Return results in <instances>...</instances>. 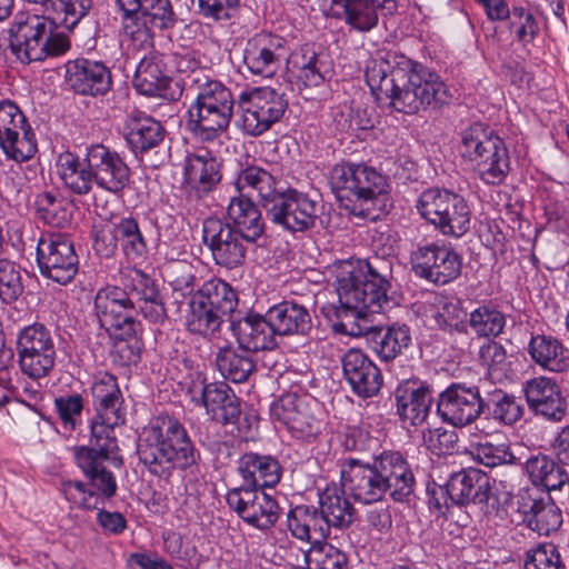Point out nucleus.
Segmentation results:
<instances>
[{"mask_svg":"<svg viewBox=\"0 0 569 569\" xmlns=\"http://www.w3.org/2000/svg\"><path fill=\"white\" fill-rule=\"evenodd\" d=\"M366 82L378 103L406 114L439 111L452 94L441 77L428 67L398 52L368 62Z\"/></svg>","mask_w":569,"mask_h":569,"instance_id":"f257e3e1","label":"nucleus"},{"mask_svg":"<svg viewBox=\"0 0 569 569\" xmlns=\"http://www.w3.org/2000/svg\"><path fill=\"white\" fill-rule=\"evenodd\" d=\"M91 393L97 416L91 425V447L74 450L78 467L89 479L90 485L103 498H111L117 492V481L106 462L114 467L122 466V457L114 436V427L124 423L126 415L121 409L123 398L117 378L108 372L100 373Z\"/></svg>","mask_w":569,"mask_h":569,"instance_id":"f03ea898","label":"nucleus"},{"mask_svg":"<svg viewBox=\"0 0 569 569\" xmlns=\"http://www.w3.org/2000/svg\"><path fill=\"white\" fill-rule=\"evenodd\" d=\"M341 483L351 497L373 503L388 493L396 502H409L416 479L407 459L399 451H383L371 462L349 458L341 463Z\"/></svg>","mask_w":569,"mask_h":569,"instance_id":"7ed1b4c3","label":"nucleus"},{"mask_svg":"<svg viewBox=\"0 0 569 569\" xmlns=\"http://www.w3.org/2000/svg\"><path fill=\"white\" fill-rule=\"evenodd\" d=\"M237 306V293L229 283L206 280L199 263L180 260V313L190 333L202 337L216 333Z\"/></svg>","mask_w":569,"mask_h":569,"instance_id":"20e7f679","label":"nucleus"},{"mask_svg":"<svg viewBox=\"0 0 569 569\" xmlns=\"http://www.w3.org/2000/svg\"><path fill=\"white\" fill-rule=\"evenodd\" d=\"M58 171L61 180L73 193L88 194L92 186L112 193L122 192L130 183L131 171L123 158L103 144L87 148L83 163L71 152L58 158Z\"/></svg>","mask_w":569,"mask_h":569,"instance_id":"39448f33","label":"nucleus"},{"mask_svg":"<svg viewBox=\"0 0 569 569\" xmlns=\"http://www.w3.org/2000/svg\"><path fill=\"white\" fill-rule=\"evenodd\" d=\"M329 183L337 199L348 200L360 207L359 214L376 219L388 206L387 178L365 163L341 162L332 167Z\"/></svg>","mask_w":569,"mask_h":569,"instance_id":"423d86ee","label":"nucleus"},{"mask_svg":"<svg viewBox=\"0 0 569 569\" xmlns=\"http://www.w3.org/2000/svg\"><path fill=\"white\" fill-rule=\"evenodd\" d=\"M54 26L49 14L18 12L9 29L12 53L22 63L63 56L70 49V40L61 32H53Z\"/></svg>","mask_w":569,"mask_h":569,"instance_id":"0eeeda50","label":"nucleus"},{"mask_svg":"<svg viewBox=\"0 0 569 569\" xmlns=\"http://www.w3.org/2000/svg\"><path fill=\"white\" fill-rule=\"evenodd\" d=\"M391 277V262L376 256L342 268L337 283L342 287L346 301L360 303L369 313H380L389 305Z\"/></svg>","mask_w":569,"mask_h":569,"instance_id":"6e6552de","label":"nucleus"},{"mask_svg":"<svg viewBox=\"0 0 569 569\" xmlns=\"http://www.w3.org/2000/svg\"><path fill=\"white\" fill-rule=\"evenodd\" d=\"M458 149L486 184L499 186L506 180L510 170L508 149L503 139L487 124L473 122L462 130Z\"/></svg>","mask_w":569,"mask_h":569,"instance_id":"1a4fd4ad","label":"nucleus"},{"mask_svg":"<svg viewBox=\"0 0 569 569\" xmlns=\"http://www.w3.org/2000/svg\"><path fill=\"white\" fill-rule=\"evenodd\" d=\"M416 208L443 236L461 238L470 229L471 209L457 192L429 188L419 196Z\"/></svg>","mask_w":569,"mask_h":569,"instance_id":"9d476101","label":"nucleus"},{"mask_svg":"<svg viewBox=\"0 0 569 569\" xmlns=\"http://www.w3.org/2000/svg\"><path fill=\"white\" fill-rule=\"evenodd\" d=\"M267 219L290 233L307 232L316 228L322 212L318 197L287 187L263 209Z\"/></svg>","mask_w":569,"mask_h":569,"instance_id":"9b49d317","label":"nucleus"},{"mask_svg":"<svg viewBox=\"0 0 569 569\" xmlns=\"http://www.w3.org/2000/svg\"><path fill=\"white\" fill-rule=\"evenodd\" d=\"M178 420L160 417L139 439L137 452L150 472L162 478L172 476L177 468Z\"/></svg>","mask_w":569,"mask_h":569,"instance_id":"f8f14e48","label":"nucleus"},{"mask_svg":"<svg viewBox=\"0 0 569 569\" xmlns=\"http://www.w3.org/2000/svg\"><path fill=\"white\" fill-rule=\"evenodd\" d=\"M16 351L21 372L31 379L48 377L56 366L54 338L43 323L21 328L17 332Z\"/></svg>","mask_w":569,"mask_h":569,"instance_id":"ddd939ff","label":"nucleus"},{"mask_svg":"<svg viewBox=\"0 0 569 569\" xmlns=\"http://www.w3.org/2000/svg\"><path fill=\"white\" fill-rule=\"evenodd\" d=\"M237 106L242 112L243 131L258 137L281 120L288 109V100L284 93L276 89L259 87L242 91Z\"/></svg>","mask_w":569,"mask_h":569,"instance_id":"4468645a","label":"nucleus"},{"mask_svg":"<svg viewBox=\"0 0 569 569\" xmlns=\"http://www.w3.org/2000/svg\"><path fill=\"white\" fill-rule=\"evenodd\" d=\"M40 273L59 284L70 283L79 270V258L73 242L63 233L42 234L37 244Z\"/></svg>","mask_w":569,"mask_h":569,"instance_id":"2eb2a0df","label":"nucleus"},{"mask_svg":"<svg viewBox=\"0 0 569 569\" xmlns=\"http://www.w3.org/2000/svg\"><path fill=\"white\" fill-rule=\"evenodd\" d=\"M413 273L428 282L443 286L461 273V257L453 248L435 242L419 244L410 253Z\"/></svg>","mask_w":569,"mask_h":569,"instance_id":"dca6fc26","label":"nucleus"},{"mask_svg":"<svg viewBox=\"0 0 569 569\" xmlns=\"http://www.w3.org/2000/svg\"><path fill=\"white\" fill-rule=\"evenodd\" d=\"M229 508L248 526L268 531L280 517L278 501L263 489L232 488L226 495Z\"/></svg>","mask_w":569,"mask_h":569,"instance_id":"f3484780","label":"nucleus"},{"mask_svg":"<svg viewBox=\"0 0 569 569\" xmlns=\"http://www.w3.org/2000/svg\"><path fill=\"white\" fill-rule=\"evenodd\" d=\"M94 312L99 325L111 336L128 340L137 336L140 322L117 286L101 288L94 297Z\"/></svg>","mask_w":569,"mask_h":569,"instance_id":"a211bd4d","label":"nucleus"},{"mask_svg":"<svg viewBox=\"0 0 569 569\" xmlns=\"http://www.w3.org/2000/svg\"><path fill=\"white\" fill-rule=\"evenodd\" d=\"M202 237L211 250L216 263L227 269L242 266L248 247L254 243L231 228L229 222L216 217L207 218L203 221Z\"/></svg>","mask_w":569,"mask_h":569,"instance_id":"6ab92c4d","label":"nucleus"},{"mask_svg":"<svg viewBox=\"0 0 569 569\" xmlns=\"http://www.w3.org/2000/svg\"><path fill=\"white\" fill-rule=\"evenodd\" d=\"M120 292L136 315L150 322H161L166 318V309L159 299V291L153 279L137 268L121 271Z\"/></svg>","mask_w":569,"mask_h":569,"instance_id":"aec40b11","label":"nucleus"},{"mask_svg":"<svg viewBox=\"0 0 569 569\" xmlns=\"http://www.w3.org/2000/svg\"><path fill=\"white\" fill-rule=\"evenodd\" d=\"M481 397L482 383H451L439 395L437 412L443 421L453 427L468 426L481 416Z\"/></svg>","mask_w":569,"mask_h":569,"instance_id":"412c9836","label":"nucleus"},{"mask_svg":"<svg viewBox=\"0 0 569 569\" xmlns=\"http://www.w3.org/2000/svg\"><path fill=\"white\" fill-rule=\"evenodd\" d=\"M270 416L297 439L309 441L320 433L321 422L312 415L307 396L291 392L280 396L272 402Z\"/></svg>","mask_w":569,"mask_h":569,"instance_id":"4be33fe9","label":"nucleus"},{"mask_svg":"<svg viewBox=\"0 0 569 569\" xmlns=\"http://www.w3.org/2000/svg\"><path fill=\"white\" fill-rule=\"evenodd\" d=\"M286 40L277 34L260 32L248 40L243 63L252 74L270 78L284 59Z\"/></svg>","mask_w":569,"mask_h":569,"instance_id":"5701e85b","label":"nucleus"},{"mask_svg":"<svg viewBox=\"0 0 569 569\" xmlns=\"http://www.w3.org/2000/svg\"><path fill=\"white\" fill-rule=\"evenodd\" d=\"M338 7L340 12L333 16L340 18L352 30L369 32L375 29L380 19L392 16L398 4L396 0H331V8Z\"/></svg>","mask_w":569,"mask_h":569,"instance_id":"b1692460","label":"nucleus"},{"mask_svg":"<svg viewBox=\"0 0 569 569\" xmlns=\"http://www.w3.org/2000/svg\"><path fill=\"white\" fill-rule=\"evenodd\" d=\"M396 413L403 425H422L433 402L431 387L419 379L401 381L393 392Z\"/></svg>","mask_w":569,"mask_h":569,"instance_id":"393cba45","label":"nucleus"},{"mask_svg":"<svg viewBox=\"0 0 569 569\" xmlns=\"http://www.w3.org/2000/svg\"><path fill=\"white\" fill-rule=\"evenodd\" d=\"M525 397L535 416L559 422L567 413L568 402L559 385L547 377H537L526 382Z\"/></svg>","mask_w":569,"mask_h":569,"instance_id":"a878e982","label":"nucleus"},{"mask_svg":"<svg viewBox=\"0 0 569 569\" xmlns=\"http://www.w3.org/2000/svg\"><path fill=\"white\" fill-rule=\"evenodd\" d=\"M343 377L355 395L367 399L379 393L383 378L377 365L361 350L350 349L342 359Z\"/></svg>","mask_w":569,"mask_h":569,"instance_id":"bb28decb","label":"nucleus"},{"mask_svg":"<svg viewBox=\"0 0 569 569\" xmlns=\"http://www.w3.org/2000/svg\"><path fill=\"white\" fill-rule=\"evenodd\" d=\"M66 81L77 93L99 96L109 90L111 74L99 61L77 59L66 64Z\"/></svg>","mask_w":569,"mask_h":569,"instance_id":"cd10ccee","label":"nucleus"},{"mask_svg":"<svg viewBox=\"0 0 569 569\" xmlns=\"http://www.w3.org/2000/svg\"><path fill=\"white\" fill-rule=\"evenodd\" d=\"M237 470L243 480L239 488H272L279 483L282 475L277 458L253 451L241 455Z\"/></svg>","mask_w":569,"mask_h":569,"instance_id":"c85d7f7f","label":"nucleus"},{"mask_svg":"<svg viewBox=\"0 0 569 569\" xmlns=\"http://www.w3.org/2000/svg\"><path fill=\"white\" fill-rule=\"evenodd\" d=\"M447 481L451 493V503H456L458 507L469 503H487L490 498V479L480 469H462L452 473Z\"/></svg>","mask_w":569,"mask_h":569,"instance_id":"c756f323","label":"nucleus"},{"mask_svg":"<svg viewBox=\"0 0 569 569\" xmlns=\"http://www.w3.org/2000/svg\"><path fill=\"white\" fill-rule=\"evenodd\" d=\"M232 331L242 351L258 352L277 348V335L264 316H247L232 322Z\"/></svg>","mask_w":569,"mask_h":569,"instance_id":"7c9ffc66","label":"nucleus"},{"mask_svg":"<svg viewBox=\"0 0 569 569\" xmlns=\"http://www.w3.org/2000/svg\"><path fill=\"white\" fill-rule=\"evenodd\" d=\"M346 491L343 486L332 483L318 492V508L329 531L332 528L343 531L356 521L357 511Z\"/></svg>","mask_w":569,"mask_h":569,"instance_id":"2f4dec72","label":"nucleus"},{"mask_svg":"<svg viewBox=\"0 0 569 569\" xmlns=\"http://www.w3.org/2000/svg\"><path fill=\"white\" fill-rule=\"evenodd\" d=\"M219 163L208 150L188 154L183 166V186L197 198L210 192L220 181Z\"/></svg>","mask_w":569,"mask_h":569,"instance_id":"473e14b6","label":"nucleus"},{"mask_svg":"<svg viewBox=\"0 0 569 569\" xmlns=\"http://www.w3.org/2000/svg\"><path fill=\"white\" fill-rule=\"evenodd\" d=\"M232 114L231 109L194 100L187 112L186 128L202 140H212L229 127Z\"/></svg>","mask_w":569,"mask_h":569,"instance_id":"72a5a7b5","label":"nucleus"},{"mask_svg":"<svg viewBox=\"0 0 569 569\" xmlns=\"http://www.w3.org/2000/svg\"><path fill=\"white\" fill-rule=\"evenodd\" d=\"M267 313L277 336H307L312 329L309 310L295 301H281Z\"/></svg>","mask_w":569,"mask_h":569,"instance_id":"f704fd0d","label":"nucleus"},{"mask_svg":"<svg viewBox=\"0 0 569 569\" xmlns=\"http://www.w3.org/2000/svg\"><path fill=\"white\" fill-rule=\"evenodd\" d=\"M526 472L535 487H541L547 491L561 490L569 481V468L557 456L550 457L538 453L527 459Z\"/></svg>","mask_w":569,"mask_h":569,"instance_id":"c9c22d12","label":"nucleus"},{"mask_svg":"<svg viewBox=\"0 0 569 569\" xmlns=\"http://www.w3.org/2000/svg\"><path fill=\"white\" fill-rule=\"evenodd\" d=\"M287 527L291 536L301 541L321 542L330 536L327 522L318 507L298 505L287 515Z\"/></svg>","mask_w":569,"mask_h":569,"instance_id":"e433bc0d","label":"nucleus"},{"mask_svg":"<svg viewBox=\"0 0 569 569\" xmlns=\"http://www.w3.org/2000/svg\"><path fill=\"white\" fill-rule=\"evenodd\" d=\"M410 328L407 325H392L387 328H373L367 333L370 349L383 361H390L402 355L411 345Z\"/></svg>","mask_w":569,"mask_h":569,"instance_id":"4c0bfd02","label":"nucleus"},{"mask_svg":"<svg viewBox=\"0 0 569 569\" xmlns=\"http://www.w3.org/2000/svg\"><path fill=\"white\" fill-rule=\"evenodd\" d=\"M228 217L232 221L231 228L243 234L246 239L254 242L263 234L264 221L258 206L243 194L233 197L227 208Z\"/></svg>","mask_w":569,"mask_h":569,"instance_id":"58836bf2","label":"nucleus"},{"mask_svg":"<svg viewBox=\"0 0 569 569\" xmlns=\"http://www.w3.org/2000/svg\"><path fill=\"white\" fill-rule=\"evenodd\" d=\"M201 408L221 425L236 423L241 413L240 400L226 382L209 383Z\"/></svg>","mask_w":569,"mask_h":569,"instance_id":"ea45409f","label":"nucleus"},{"mask_svg":"<svg viewBox=\"0 0 569 569\" xmlns=\"http://www.w3.org/2000/svg\"><path fill=\"white\" fill-rule=\"evenodd\" d=\"M481 415L499 423L512 425L522 416V408L512 395L482 382Z\"/></svg>","mask_w":569,"mask_h":569,"instance_id":"a19ab883","label":"nucleus"},{"mask_svg":"<svg viewBox=\"0 0 569 569\" xmlns=\"http://www.w3.org/2000/svg\"><path fill=\"white\" fill-rule=\"evenodd\" d=\"M531 359L546 370L563 372L569 369V350L551 336H532L528 346Z\"/></svg>","mask_w":569,"mask_h":569,"instance_id":"79ce46f5","label":"nucleus"},{"mask_svg":"<svg viewBox=\"0 0 569 569\" xmlns=\"http://www.w3.org/2000/svg\"><path fill=\"white\" fill-rule=\"evenodd\" d=\"M126 124L128 129L126 139L134 153L146 152L158 146L163 139L161 124L143 112H131Z\"/></svg>","mask_w":569,"mask_h":569,"instance_id":"37998d69","label":"nucleus"},{"mask_svg":"<svg viewBox=\"0 0 569 569\" xmlns=\"http://www.w3.org/2000/svg\"><path fill=\"white\" fill-rule=\"evenodd\" d=\"M298 68V82L305 88L323 86L330 77L331 67L325 52L316 51L313 46L305 44L296 59Z\"/></svg>","mask_w":569,"mask_h":569,"instance_id":"c03bdc74","label":"nucleus"},{"mask_svg":"<svg viewBox=\"0 0 569 569\" xmlns=\"http://www.w3.org/2000/svg\"><path fill=\"white\" fill-rule=\"evenodd\" d=\"M247 188L257 192L259 203L264 209L283 187L269 170L250 164L241 169L237 178V189L242 192Z\"/></svg>","mask_w":569,"mask_h":569,"instance_id":"a18cd8bd","label":"nucleus"},{"mask_svg":"<svg viewBox=\"0 0 569 569\" xmlns=\"http://www.w3.org/2000/svg\"><path fill=\"white\" fill-rule=\"evenodd\" d=\"M336 290L339 305L330 303L325 306L322 313L331 323L332 330L336 333L355 336L358 333L356 331L358 327L357 319L366 317L369 312L360 303L346 301L342 297V287L339 283H337Z\"/></svg>","mask_w":569,"mask_h":569,"instance_id":"49530a36","label":"nucleus"},{"mask_svg":"<svg viewBox=\"0 0 569 569\" xmlns=\"http://www.w3.org/2000/svg\"><path fill=\"white\" fill-rule=\"evenodd\" d=\"M506 315L492 303H481L469 312L468 329L478 338L496 339L503 333Z\"/></svg>","mask_w":569,"mask_h":569,"instance_id":"de8ad7c7","label":"nucleus"},{"mask_svg":"<svg viewBox=\"0 0 569 569\" xmlns=\"http://www.w3.org/2000/svg\"><path fill=\"white\" fill-rule=\"evenodd\" d=\"M36 210L39 219L54 228H66L71 223L73 204L66 198L44 191L36 198Z\"/></svg>","mask_w":569,"mask_h":569,"instance_id":"09e8293b","label":"nucleus"},{"mask_svg":"<svg viewBox=\"0 0 569 569\" xmlns=\"http://www.w3.org/2000/svg\"><path fill=\"white\" fill-rule=\"evenodd\" d=\"M171 79L163 74L159 62L150 58L141 59L133 77V87L144 96L168 98Z\"/></svg>","mask_w":569,"mask_h":569,"instance_id":"8fccbe9b","label":"nucleus"},{"mask_svg":"<svg viewBox=\"0 0 569 569\" xmlns=\"http://www.w3.org/2000/svg\"><path fill=\"white\" fill-rule=\"evenodd\" d=\"M180 367V375H183L180 381V390L184 393L186 400L193 407L201 408L209 383H206V378L201 370L203 366L199 356L184 357Z\"/></svg>","mask_w":569,"mask_h":569,"instance_id":"3c124183","label":"nucleus"},{"mask_svg":"<svg viewBox=\"0 0 569 569\" xmlns=\"http://www.w3.org/2000/svg\"><path fill=\"white\" fill-rule=\"evenodd\" d=\"M468 317L469 312L461 299L447 297L439 300L433 319L437 327L445 332L468 335Z\"/></svg>","mask_w":569,"mask_h":569,"instance_id":"603ef678","label":"nucleus"},{"mask_svg":"<svg viewBox=\"0 0 569 569\" xmlns=\"http://www.w3.org/2000/svg\"><path fill=\"white\" fill-rule=\"evenodd\" d=\"M216 363L220 373L228 380L240 383L248 380L254 369V362L244 352H238L232 347L219 350Z\"/></svg>","mask_w":569,"mask_h":569,"instance_id":"864d4df0","label":"nucleus"},{"mask_svg":"<svg viewBox=\"0 0 569 569\" xmlns=\"http://www.w3.org/2000/svg\"><path fill=\"white\" fill-rule=\"evenodd\" d=\"M117 236L128 261L138 262L144 259L148 246L136 219L121 218L117 222Z\"/></svg>","mask_w":569,"mask_h":569,"instance_id":"5fc2aeb1","label":"nucleus"},{"mask_svg":"<svg viewBox=\"0 0 569 569\" xmlns=\"http://www.w3.org/2000/svg\"><path fill=\"white\" fill-rule=\"evenodd\" d=\"M528 527L539 535L548 536L556 531L562 523V515L555 502L535 500L530 511L526 513Z\"/></svg>","mask_w":569,"mask_h":569,"instance_id":"6e6d98bb","label":"nucleus"},{"mask_svg":"<svg viewBox=\"0 0 569 569\" xmlns=\"http://www.w3.org/2000/svg\"><path fill=\"white\" fill-rule=\"evenodd\" d=\"M305 560L308 569H348L347 555L328 542L312 543Z\"/></svg>","mask_w":569,"mask_h":569,"instance_id":"4d7b16f0","label":"nucleus"},{"mask_svg":"<svg viewBox=\"0 0 569 569\" xmlns=\"http://www.w3.org/2000/svg\"><path fill=\"white\" fill-rule=\"evenodd\" d=\"M92 7L93 0H56L48 14L56 23L72 30L89 14Z\"/></svg>","mask_w":569,"mask_h":569,"instance_id":"13d9d810","label":"nucleus"},{"mask_svg":"<svg viewBox=\"0 0 569 569\" xmlns=\"http://www.w3.org/2000/svg\"><path fill=\"white\" fill-rule=\"evenodd\" d=\"M7 139L0 142V148L8 159L22 162L37 152V139L31 126L12 132Z\"/></svg>","mask_w":569,"mask_h":569,"instance_id":"bf43d9fd","label":"nucleus"},{"mask_svg":"<svg viewBox=\"0 0 569 569\" xmlns=\"http://www.w3.org/2000/svg\"><path fill=\"white\" fill-rule=\"evenodd\" d=\"M523 569H567L552 542H540L529 548L525 553Z\"/></svg>","mask_w":569,"mask_h":569,"instance_id":"052dcab7","label":"nucleus"},{"mask_svg":"<svg viewBox=\"0 0 569 569\" xmlns=\"http://www.w3.org/2000/svg\"><path fill=\"white\" fill-rule=\"evenodd\" d=\"M471 456L473 460L489 468L517 462L508 443L480 442L472 448Z\"/></svg>","mask_w":569,"mask_h":569,"instance_id":"680f3d73","label":"nucleus"},{"mask_svg":"<svg viewBox=\"0 0 569 569\" xmlns=\"http://www.w3.org/2000/svg\"><path fill=\"white\" fill-rule=\"evenodd\" d=\"M151 23L148 16L141 12L122 16L123 33L136 48L148 49L152 46Z\"/></svg>","mask_w":569,"mask_h":569,"instance_id":"e2e57ef3","label":"nucleus"},{"mask_svg":"<svg viewBox=\"0 0 569 569\" xmlns=\"http://www.w3.org/2000/svg\"><path fill=\"white\" fill-rule=\"evenodd\" d=\"M22 292L23 284L19 267L7 259H0V300L12 303Z\"/></svg>","mask_w":569,"mask_h":569,"instance_id":"0e129e2a","label":"nucleus"},{"mask_svg":"<svg viewBox=\"0 0 569 569\" xmlns=\"http://www.w3.org/2000/svg\"><path fill=\"white\" fill-rule=\"evenodd\" d=\"M509 28L523 46L531 43L539 33V23L533 14L522 7H513L509 17Z\"/></svg>","mask_w":569,"mask_h":569,"instance_id":"69168bd1","label":"nucleus"},{"mask_svg":"<svg viewBox=\"0 0 569 569\" xmlns=\"http://www.w3.org/2000/svg\"><path fill=\"white\" fill-rule=\"evenodd\" d=\"M60 491L69 502L79 508L97 509L101 502L100 496L80 480L62 481Z\"/></svg>","mask_w":569,"mask_h":569,"instance_id":"338daca9","label":"nucleus"},{"mask_svg":"<svg viewBox=\"0 0 569 569\" xmlns=\"http://www.w3.org/2000/svg\"><path fill=\"white\" fill-rule=\"evenodd\" d=\"M27 127L30 124L17 104L8 100L0 102V142Z\"/></svg>","mask_w":569,"mask_h":569,"instance_id":"774afa93","label":"nucleus"}]
</instances>
